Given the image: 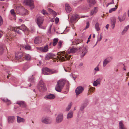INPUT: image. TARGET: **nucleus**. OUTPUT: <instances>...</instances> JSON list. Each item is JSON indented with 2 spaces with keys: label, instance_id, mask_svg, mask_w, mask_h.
<instances>
[{
  "label": "nucleus",
  "instance_id": "45",
  "mask_svg": "<svg viewBox=\"0 0 129 129\" xmlns=\"http://www.w3.org/2000/svg\"><path fill=\"white\" fill-rule=\"evenodd\" d=\"M10 12L11 14L14 17L16 16V15L14 12V10L13 9L11 10L10 11Z\"/></svg>",
  "mask_w": 129,
  "mask_h": 129
},
{
  "label": "nucleus",
  "instance_id": "55",
  "mask_svg": "<svg viewBox=\"0 0 129 129\" xmlns=\"http://www.w3.org/2000/svg\"><path fill=\"white\" fill-rule=\"evenodd\" d=\"M89 25H87L86 27L83 29V30H85L88 28L89 26Z\"/></svg>",
  "mask_w": 129,
  "mask_h": 129
},
{
  "label": "nucleus",
  "instance_id": "10",
  "mask_svg": "<svg viewBox=\"0 0 129 129\" xmlns=\"http://www.w3.org/2000/svg\"><path fill=\"white\" fill-rule=\"evenodd\" d=\"M24 3L26 5H28L31 7V9H32L34 7L33 1L32 0H26L24 2Z\"/></svg>",
  "mask_w": 129,
  "mask_h": 129
},
{
  "label": "nucleus",
  "instance_id": "3",
  "mask_svg": "<svg viewBox=\"0 0 129 129\" xmlns=\"http://www.w3.org/2000/svg\"><path fill=\"white\" fill-rule=\"evenodd\" d=\"M28 29L25 25L18 27L14 29L15 31L19 34H21L22 31L25 32L28 31Z\"/></svg>",
  "mask_w": 129,
  "mask_h": 129
},
{
  "label": "nucleus",
  "instance_id": "63",
  "mask_svg": "<svg viewBox=\"0 0 129 129\" xmlns=\"http://www.w3.org/2000/svg\"><path fill=\"white\" fill-rule=\"evenodd\" d=\"M114 3V0H112V2H111V3L110 2V3H108V5H110L111 4H113Z\"/></svg>",
  "mask_w": 129,
  "mask_h": 129
},
{
  "label": "nucleus",
  "instance_id": "46",
  "mask_svg": "<svg viewBox=\"0 0 129 129\" xmlns=\"http://www.w3.org/2000/svg\"><path fill=\"white\" fill-rule=\"evenodd\" d=\"M29 81L31 82L32 83H34L35 81V79L34 77L33 76L32 77L30 78L29 79Z\"/></svg>",
  "mask_w": 129,
  "mask_h": 129
},
{
  "label": "nucleus",
  "instance_id": "29",
  "mask_svg": "<svg viewBox=\"0 0 129 129\" xmlns=\"http://www.w3.org/2000/svg\"><path fill=\"white\" fill-rule=\"evenodd\" d=\"M14 119L15 118L14 116H10L8 117V121L9 123H13Z\"/></svg>",
  "mask_w": 129,
  "mask_h": 129
},
{
  "label": "nucleus",
  "instance_id": "47",
  "mask_svg": "<svg viewBox=\"0 0 129 129\" xmlns=\"http://www.w3.org/2000/svg\"><path fill=\"white\" fill-rule=\"evenodd\" d=\"M2 100L4 102H7L8 100L6 98H5L3 99H2Z\"/></svg>",
  "mask_w": 129,
  "mask_h": 129
},
{
  "label": "nucleus",
  "instance_id": "64",
  "mask_svg": "<svg viewBox=\"0 0 129 129\" xmlns=\"http://www.w3.org/2000/svg\"><path fill=\"white\" fill-rule=\"evenodd\" d=\"M115 25H111V27L113 29L115 27Z\"/></svg>",
  "mask_w": 129,
  "mask_h": 129
},
{
  "label": "nucleus",
  "instance_id": "60",
  "mask_svg": "<svg viewBox=\"0 0 129 129\" xmlns=\"http://www.w3.org/2000/svg\"><path fill=\"white\" fill-rule=\"evenodd\" d=\"M68 70H67L64 68V70L65 71L69 72L70 71L69 70L70 69L69 68H68Z\"/></svg>",
  "mask_w": 129,
  "mask_h": 129
},
{
  "label": "nucleus",
  "instance_id": "7",
  "mask_svg": "<svg viewBox=\"0 0 129 129\" xmlns=\"http://www.w3.org/2000/svg\"><path fill=\"white\" fill-rule=\"evenodd\" d=\"M16 11L18 14L19 13L20 14L23 16L25 15L26 13L28 11L27 10L21 8L20 7H18L16 8Z\"/></svg>",
  "mask_w": 129,
  "mask_h": 129
},
{
  "label": "nucleus",
  "instance_id": "56",
  "mask_svg": "<svg viewBox=\"0 0 129 129\" xmlns=\"http://www.w3.org/2000/svg\"><path fill=\"white\" fill-rule=\"evenodd\" d=\"M48 11L51 13H52V11H53V10L52 9L50 8H48Z\"/></svg>",
  "mask_w": 129,
  "mask_h": 129
},
{
  "label": "nucleus",
  "instance_id": "26",
  "mask_svg": "<svg viewBox=\"0 0 129 129\" xmlns=\"http://www.w3.org/2000/svg\"><path fill=\"white\" fill-rule=\"evenodd\" d=\"M41 38L39 37H37L34 40V43L36 44H39L41 43Z\"/></svg>",
  "mask_w": 129,
  "mask_h": 129
},
{
  "label": "nucleus",
  "instance_id": "13",
  "mask_svg": "<svg viewBox=\"0 0 129 129\" xmlns=\"http://www.w3.org/2000/svg\"><path fill=\"white\" fill-rule=\"evenodd\" d=\"M83 90V88L81 86H79L76 89L75 91L76 95H78L81 93Z\"/></svg>",
  "mask_w": 129,
  "mask_h": 129
},
{
  "label": "nucleus",
  "instance_id": "35",
  "mask_svg": "<svg viewBox=\"0 0 129 129\" xmlns=\"http://www.w3.org/2000/svg\"><path fill=\"white\" fill-rule=\"evenodd\" d=\"M23 47L25 49L27 50H29L30 49V46H29L27 44H26L23 46Z\"/></svg>",
  "mask_w": 129,
  "mask_h": 129
},
{
  "label": "nucleus",
  "instance_id": "25",
  "mask_svg": "<svg viewBox=\"0 0 129 129\" xmlns=\"http://www.w3.org/2000/svg\"><path fill=\"white\" fill-rule=\"evenodd\" d=\"M43 19L41 17H39L37 19V24H41L43 23Z\"/></svg>",
  "mask_w": 129,
  "mask_h": 129
},
{
  "label": "nucleus",
  "instance_id": "19",
  "mask_svg": "<svg viewBox=\"0 0 129 129\" xmlns=\"http://www.w3.org/2000/svg\"><path fill=\"white\" fill-rule=\"evenodd\" d=\"M87 52V50L85 48H83L81 52L80 55L81 58H82L86 55Z\"/></svg>",
  "mask_w": 129,
  "mask_h": 129
},
{
  "label": "nucleus",
  "instance_id": "20",
  "mask_svg": "<svg viewBox=\"0 0 129 129\" xmlns=\"http://www.w3.org/2000/svg\"><path fill=\"white\" fill-rule=\"evenodd\" d=\"M55 55L51 53H48L46 55L45 58V60H48L55 56Z\"/></svg>",
  "mask_w": 129,
  "mask_h": 129
},
{
  "label": "nucleus",
  "instance_id": "49",
  "mask_svg": "<svg viewBox=\"0 0 129 129\" xmlns=\"http://www.w3.org/2000/svg\"><path fill=\"white\" fill-rule=\"evenodd\" d=\"M3 18L0 15V24H3Z\"/></svg>",
  "mask_w": 129,
  "mask_h": 129
},
{
  "label": "nucleus",
  "instance_id": "39",
  "mask_svg": "<svg viewBox=\"0 0 129 129\" xmlns=\"http://www.w3.org/2000/svg\"><path fill=\"white\" fill-rule=\"evenodd\" d=\"M111 24H115L116 20L115 19L114 17H112L111 18Z\"/></svg>",
  "mask_w": 129,
  "mask_h": 129
},
{
  "label": "nucleus",
  "instance_id": "9",
  "mask_svg": "<svg viewBox=\"0 0 129 129\" xmlns=\"http://www.w3.org/2000/svg\"><path fill=\"white\" fill-rule=\"evenodd\" d=\"M41 122L45 124H49L51 123L52 121L50 118L47 117H44L42 118Z\"/></svg>",
  "mask_w": 129,
  "mask_h": 129
},
{
  "label": "nucleus",
  "instance_id": "28",
  "mask_svg": "<svg viewBox=\"0 0 129 129\" xmlns=\"http://www.w3.org/2000/svg\"><path fill=\"white\" fill-rule=\"evenodd\" d=\"M17 121L18 123L24 122L25 121L24 119L21 118L18 116H17Z\"/></svg>",
  "mask_w": 129,
  "mask_h": 129
},
{
  "label": "nucleus",
  "instance_id": "54",
  "mask_svg": "<svg viewBox=\"0 0 129 129\" xmlns=\"http://www.w3.org/2000/svg\"><path fill=\"white\" fill-rule=\"evenodd\" d=\"M83 65V63L82 62H81L78 65V66L79 67H81V66H82Z\"/></svg>",
  "mask_w": 129,
  "mask_h": 129
},
{
  "label": "nucleus",
  "instance_id": "32",
  "mask_svg": "<svg viewBox=\"0 0 129 129\" xmlns=\"http://www.w3.org/2000/svg\"><path fill=\"white\" fill-rule=\"evenodd\" d=\"M119 129H126L121 121L119 123Z\"/></svg>",
  "mask_w": 129,
  "mask_h": 129
},
{
  "label": "nucleus",
  "instance_id": "27",
  "mask_svg": "<svg viewBox=\"0 0 129 129\" xmlns=\"http://www.w3.org/2000/svg\"><path fill=\"white\" fill-rule=\"evenodd\" d=\"M126 14H124L123 15L119 16L118 17V19L119 21L120 22H121L124 21L125 18Z\"/></svg>",
  "mask_w": 129,
  "mask_h": 129
},
{
  "label": "nucleus",
  "instance_id": "51",
  "mask_svg": "<svg viewBox=\"0 0 129 129\" xmlns=\"http://www.w3.org/2000/svg\"><path fill=\"white\" fill-rule=\"evenodd\" d=\"M94 70L96 72L98 71H99V69L98 66L94 69Z\"/></svg>",
  "mask_w": 129,
  "mask_h": 129
},
{
  "label": "nucleus",
  "instance_id": "16",
  "mask_svg": "<svg viewBox=\"0 0 129 129\" xmlns=\"http://www.w3.org/2000/svg\"><path fill=\"white\" fill-rule=\"evenodd\" d=\"M55 98V95L51 93H49L48 94L46 95L44 97L45 99L52 100Z\"/></svg>",
  "mask_w": 129,
  "mask_h": 129
},
{
  "label": "nucleus",
  "instance_id": "4",
  "mask_svg": "<svg viewBox=\"0 0 129 129\" xmlns=\"http://www.w3.org/2000/svg\"><path fill=\"white\" fill-rule=\"evenodd\" d=\"M65 84L63 81H59L57 82V84L55 87L56 90L59 92H60L61 89L63 87Z\"/></svg>",
  "mask_w": 129,
  "mask_h": 129
},
{
  "label": "nucleus",
  "instance_id": "34",
  "mask_svg": "<svg viewBox=\"0 0 129 129\" xmlns=\"http://www.w3.org/2000/svg\"><path fill=\"white\" fill-rule=\"evenodd\" d=\"M58 39L57 38H55L53 39V46H55L57 44Z\"/></svg>",
  "mask_w": 129,
  "mask_h": 129
},
{
  "label": "nucleus",
  "instance_id": "59",
  "mask_svg": "<svg viewBox=\"0 0 129 129\" xmlns=\"http://www.w3.org/2000/svg\"><path fill=\"white\" fill-rule=\"evenodd\" d=\"M101 39H102V37H101V36L100 38L98 39L97 40V42H98V41H100L101 40Z\"/></svg>",
  "mask_w": 129,
  "mask_h": 129
},
{
  "label": "nucleus",
  "instance_id": "57",
  "mask_svg": "<svg viewBox=\"0 0 129 129\" xmlns=\"http://www.w3.org/2000/svg\"><path fill=\"white\" fill-rule=\"evenodd\" d=\"M7 103V104L8 105H10V104H11V102L9 100H8V101Z\"/></svg>",
  "mask_w": 129,
  "mask_h": 129
},
{
  "label": "nucleus",
  "instance_id": "12",
  "mask_svg": "<svg viewBox=\"0 0 129 129\" xmlns=\"http://www.w3.org/2000/svg\"><path fill=\"white\" fill-rule=\"evenodd\" d=\"M78 17V16L77 14H73L70 18V22L72 23H75Z\"/></svg>",
  "mask_w": 129,
  "mask_h": 129
},
{
  "label": "nucleus",
  "instance_id": "33",
  "mask_svg": "<svg viewBox=\"0 0 129 129\" xmlns=\"http://www.w3.org/2000/svg\"><path fill=\"white\" fill-rule=\"evenodd\" d=\"M25 59L27 60H29L31 59L30 56L28 54H26L25 55H23Z\"/></svg>",
  "mask_w": 129,
  "mask_h": 129
},
{
  "label": "nucleus",
  "instance_id": "14",
  "mask_svg": "<svg viewBox=\"0 0 129 129\" xmlns=\"http://www.w3.org/2000/svg\"><path fill=\"white\" fill-rule=\"evenodd\" d=\"M48 45H46L45 46L41 47H38L37 49L41 51L45 52L48 51Z\"/></svg>",
  "mask_w": 129,
  "mask_h": 129
},
{
  "label": "nucleus",
  "instance_id": "1",
  "mask_svg": "<svg viewBox=\"0 0 129 129\" xmlns=\"http://www.w3.org/2000/svg\"><path fill=\"white\" fill-rule=\"evenodd\" d=\"M82 45L81 46H79L78 47L76 48H71L70 49H69L68 51L66 52V54L63 55L64 56L65 58L67 60H69L70 57H71V55H69L68 54L70 53H74L76 52V51H78V50L80 49L81 48H82L83 46V44L81 43Z\"/></svg>",
  "mask_w": 129,
  "mask_h": 129
},
{
  "label": "nucleus",
  "instance_id": "21",
  "mask_svg": "<svg viewBox=\"0 0 129 129\" xmlns=\"http://www.w3.org/2000/svg\"><path fill=\"white\" fill-rule=\"evenodd\" d=\"M65 51H63L62 53L58 52L57 53V55L60 56V57H59V58L60 60H62V61H64L65 60V59L64 58V57L62 56L61 55H63V54H64L65 53Z\"/></svg>",
  "mask_w": 129,
  "mask_h": 129
},
{
  "label": "nucleus",
  "instance_id": "23",
  "mask_svg": "<svg viewBox=\"0 0 129 129\" xmlns=\"http://www.w3.org/2000/svg\"><path fill=\"white\" fill-rule=\"evenodd\" d=\"M5 48V46L3 44L0 45V55L3 53Z\"/></svg>",
  "mask_w": 129,
  "mask_h": 129
},
{
  "label": "nucleus",
  "instance_id": "6",
  "mask_svg": "<svg viewBox=\"0 0 129 129\" xmlns=\"http://www.w3.org/2000/svg\"><path fill=\"white\" fill-rule=\"evenodd\" d=\"M87 3L88 5H86L85 8V9L87 10L93 7L96 2L95 0H87Z\"/></svg>",
  "mask_w": 129,
  "mask_h": 129
},
{
  "label": "nucleus",
  "instance_id": "52",
  "mask_svg": "<svg viewBox=\"0 0 129 129\" xmlns=\"http://www.w3.org/2000/svg\"><path fill=\"white\" fill-rule=\"evenodd\" d=\"M41 13L43 14L44 15L47 14V12L46 11H45L44 10H42L41 11Z\"/></svg>",
  "mask_w": 129,
  "mask_h": 129
},
{
  "label": "nucleus",
  "instance_id": "24",
  "mask_svg": "<svg viewBox=\"0 0 129 129\" xmlns=\"http://www.w3.org/2000/svg\"><path fill=\"white\" fill-rule=\"evenodd\" d=\"M66 10L67 12L69 13L72 11V9L69 4H66L65 5Z\"/></svg>",
  "mask_w": 129,
  "mask_h": 129
},
{
  "label": "nucleus",
  "instance_id": "31",
  "mask_svg": "<svg viewBox=\"0 0 129 129\" xmlns=\"http://www.w3.org/2000/svg\"><path fill=\"white\" fill-rule=\"evenodd\" d=\"M129 27V25H128L126 27H125L122 31L121 33V34L122 35H124L126 32L127 31Z\"/></svg>",
  "mask_w": 129,
  "mask_h": 129
},
{
  "label": "nucleus",
  "instance_id": "42",
  "mask_svg": "<svg viewBox=\"0 0 129 129\" xmlns=\"http://www.w3.org/2000/svg\"><path fill=\"white\" fill-rule=\"evenodd\" d=\"M72 105V104L71 103L69 104L68 107L66 108V110L67 111L71 109Z\"/></svg>",
  "mask_w": 129,
  "mask_h": 129
},
{
  "label": "nucleus",
  "instance_id": "5",
  "mask_svg": "<svg viewBox=\"0 0 129 129\" xmlns=\"http://www.w3.org/2000/svg\"><path fill=\"white\" fill-rule=\"evenodd\" d=\"M37 87L39 90L41 91H44L46 90L44 83L42 80H40L38 85Z\"/></svg>",
  "mask_w": 129,
  "mask_h": 129
},
{
  "label": "nucleus",
  "instance_id": "61",
  "mask_svg": "<svg viewBox=\"0 0 129 129\" xmlns=\"http://www.w3.org/2000/svg\"><path fill=\"white\" fill-rule=\"evenodd\" d=\"M68 70H67L64 68V70L65 71L69 72L70 71L69 70L70 69L69 68H68Z\"/></svg>",
  "mask_w": 129,
  "mask_h": 129
},
{
  "label": "nucleus",
  "instance_id": "8",
  "mask_svg": "<svg viewBox=\"0 0 129 129\" xmlns=\"http://www.w3.org/2000/svg\"><path fill=\"white\" fill-rule=\"evenodd\" d=\"M15 58L18 61V62H20L24 59L23 54L21 52L18 53L15 55Z\"/></svg>",
  "mask_w": 129,
  "mask_h": 129
},
{
  "label": "nucleus",
  "instance_id": "37",
  "mask_svg": "<svg viewBox=\"0 0 129 129\" xmlns=\"http://www.w3.org/2000/svg\"><path fill=\"white\" fill-rule=\"evenodd\" d=\"M63 43V41H60L58 43V48H60L61 47L62 44Z\"/></svg>",
  "mask_w": 129,
  "mask_h": 129
},
{
  "label": "nucleus",
  "instance_id": "62",
  "mask_svg": "<svg viewBox=\"0 0 129 129\" xmlns=\"http://www.w3.org/2000/svg\"><path fill=\"white\" fill-rule=\"evenodd\" d=\"M97 19H96L95 20L96 21V22L95 23H94V24H99V23H98V22L97 21Z\"/></svg>",
  "mask_w": 129,
  "mask_h": 129
},
{
  "label": "nucleus",
  "instance_id": "44",
  "mask_svg": "<svg viewBox=\"0 0 129 129\" xmlns=\"http://www.w3.org/2000/svg\"><path fill=\"white\" fill-rule=\"evenodd\" d=\"M95 27L97 31H98L100 30L99 25H95Z\"/></svg>",
  "mask_w": 129,
  "mask_h": 129
},
{
  "label": "nucleus",
  "instance_id": "2",
  "mask_svg": "<svg viewBox=\"0 0 129 129\" xmlns=\"http://www.w3.org/2000/svg\"><path fill=\"white\" fill-rule=\"evenodd\" d=\"M42 73L44 75H51L53 74H56L58 73L57 70L50 69L47 68H43L42 69Z\"/></svg>",
  "mask_w": 129,
  "mask_h": 129
},
{
  "label": "nucleus",
  "instance_id": "36",
  "mask_svg": "<svg viewBox=\"0 0 129 129\" xmlns=\"http://www.w3.org/2000/svg\"><path fill=\"white\" fill-rule=\"evenodd\" d=\"M81 41L80 39H76L74 41V42L76 44H78L79 43H80Z\"/></svg>",
  "mask_w": 129,
  "mask_h": 129
},
{
  "label": "nucleus",
  "instance_id": "40",
  "mask_svg": "<svg viewBox=\"0 0 129 129\" xmlns=\"http://www.w3.org/2000/svg\"><path fill=\"white\" fill-rule=\"evenodd\" d=\"M38 25L40 28L44 29H45L46 27L45 25Z\"/></svg>",
  "mask_w": 129,
  "mask_h": 129
},
{
  "label": "nucleus",
  "instance_id": "15",
  "mask_svg": "<svg viewBox=\"0 0 129 129\" xmlns=\"http://www.w3.org/2000/svg\"><path fill=\"white\" fill-rule=\"evenodd\" d=\"M63 118V115L62 114H59L56 117V121L57 123L61 122L62 121Z\"/></svg>",
  "mask_w": 129,
  "mask_h": 129
},
{
  "label": "nucleus",
  "instance_id": "22",
  "mask_svg": "<svg viewBox=\"0 0 129 129\" xmlns=\"http://www.w3.org/2000/svg\"><path fill=\"white\" fill-rule=\"evenodd\" d=\"M101 80L100 78H98L95 81H94L93 83V85L94 86H97L98 85L100 84Z\"/></svg>",
  "mask_w": 129,
  "mask_h": 129
},
{
  "label": "nucleus",
  "instance_id": "50",
  "mask_svg": "<svg viewBox=\"0 0 129 129\" xmlns=\"http://www.w3.org/2000/svg\"><path fill=\"white\" fill-rule=\"evenodd\" d=\"M59 21V19L57 17H56L55 19V22L56 24H57Z\"/></svg>",
  "mask_w": 129,
  "mask_h": 129
},
{
  "label": "nucleus",
  "instance_id": "41",
  "mask_svg": "<svg viewBox=\"0 0 129 129\" xmlns=\"http://www.w3.org/2000/svg\"><path fill=\"white\" fill-rule=\"evenodd\" d=\"M95 89V88L94 87H90L88 90L89 93H90V92H93V91H94Z\"/></svg>",
  "mask_w": 129,
  "mask_h": 129
},
{
  "label": "nucleus",
  "instance_id": "43",
  "mask_svg": "<svg viewBox=\"0 0 129 129\" xmlns=\"http://www.w3.org/2000/svg\"><path fill=\"white\" fill-rule=\"evenodd\" d=\"M117 9V7H115V8H111L109 10V13H111L113 11H115L116 10V9Z\"/></svg>",
  "mask_w": 129,
  "mask_h": 129
},
{
  "label": "nucleus",
  "instance_id": "58",
  "mask_svg": "<svg viewBox=\"0 0 129 129\" xmlns=\"http://www.w3.org/2000/svg\"><path fill=\"white\" fill-rule=\"evenodd\" d=\"M52 13L54 15H55V16L56 15V12L54 11H52Z\"/></svg>",
  "mask_w": 129,
  "mask_h": 129
},
{
  "label": "nucleus",
  "instance_id": "18",
  "mask_svg": "<svg viewBox=\"0 0 129 129\" xmlns=\"http://www.w3.org/2000/svg\"><path fill=\"white\" fill-rule=\"evenodd\" d=\"M16 104H18L20 107L24 108L26 107V104L24 101H17Z\"/></svg>",
  "mask_w": 129,
  "mask_h": 129
},
{
  "label": "nucleus",
  "instance_id": "30",
  "mask_svg": "<svg viewBox=\"0 0 129 129\" xmlns=\"http://www.w3.org/2000/svg\"><path fill=\"white\" fill-rule=\"evenodd\" d=\"M73 112L72 111H70L68 113L67 115V118H70L73 117Z\"/></svg>",
  "mask_w": 129,
  "mask_h": 129
},
{
  "label": "nucleus",
  "instance_id": "38",
  "mask_svg": "<svg viewBox=\"0 0 129 129\" xmlns=\"http://www.w3.org/2000/svg\"><path fill=\"white\" fill-rule=\"evenodd\" d=\"M86 106V104H83L82 105L81 107L80 110L81 111H83L84 108Z\"/></svg>",
  "mask_w": 129,
  "mask_h": 129
},
{
  "label": "nucleus",
  "instance_id": "48",
  "mask_svg": "<svg viewBox=\"0 0 129 129\" xmlns=\"http://www.w3.org/2000/svg\"><path fill=\"white\" fill-rule=\"evenodd\" d=\"M52 26V25H51L50 26L49 28L48 31V34H51V29Z\"/></svg>",
  "mask_w": 129,
  "mask_h": 129
},
{
  "label": "nucleus",
  "instance_id": "17",
  "mask_svg": "<svg viewBox=\"0 0 129 129\" xmlns=\"http://www.w3.org/2000/svg\"><path fill=\"white\" fill-rule=\"evenodd\" d=\"M98 11V7H95L90 11V14L91 16L94 15Z\"/></svg>",
  "mask_w": 129,
  "mask_h": 129
},
{
  "label": "nucleus",
  "instance_id": "11",
  "mask_svg": "<svg viewBox=\"0 0 129 129\" xmlns=\"http://www.w3.org/2000/svg\"><path fill=\"white\" fill-rule=\"evenodd\" d=\"M112 59V57H108L105 59L103 61V67H105L108 63L111 62Z\"/></svg>",
  "mask_w": 129,
  "mask_h": 129
},
{
  "label": "nucleus",
  "instance_id": "53",
  "mask_svg": "<svg viewBox=\"0 0 129 129\" xmlns=\"http://www.w3.org/2000/svg\"><path fill=\"white\" fill-rule=\"evenodd\" d=\"M6 72H7L8 74L7 76V78H8L9 77V75H10V71H9L7 69H6Z\"/></svg>",
  "mask_w": 129,
  "mask_h": 129
}]
</instances>
